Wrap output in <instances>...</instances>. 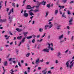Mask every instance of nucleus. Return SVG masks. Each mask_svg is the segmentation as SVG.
Segmentation results:
<instances>
[{
    "label": "nucleus",
    "instance_id": "1",
    "mask_svg": "<svg viewBox=\"0 0 74 74\" xmlns=\"http://www.w3.org/2000/svg\"><path fill=\"white\" fill-rule=\"evenodd\" d=\"M49 46L47 47V48H49L48 49L47 48L44 49L42 50V52H47V53H48L49 52V49H50L51 51H53L54 49L52 47H53V43H51V44L48 43L47 44Z\"/></svg>",
    "mask_w": 74,
    "mask_h": 74
},
{
    "label": "nucleus",
    "instance_id": "2",
    "mask_svg": "<svg viewBox=\"0 0 74 74\" xmlns=\"http://www.w3.org/2000/svg\"><path fill=\"white\" fill-rule=\"evenodd\" d=\"M49 25H46L45 26V29L47 30V27H49V29H51L52 26H53V24H52V22H49L48 23Z\"/></svg>",
    "mask_w": 74,
    "mask_h": 74
},
{
    "label": "nucleus",
    "instance_id": "3",
    "mask_svg": "<svg viewBox=\"0 0 74 74\" xmlns=\"http://www.w3.org/2000/svg\"><path fill=\"white\" fill-rule=\"evenodd\" d=\"M55 24L57 25V26L56 27L57 30H59L60 29V27L62 26V25H58V24L57 23H56Z\"/></svg>",
    "mask_w": 74,
    "mask_h": 74
},
{
    "label": "nucleus",
    "instance_id": "4",
    "mask_svg": "<svg viewBox=\"0 0 74 74\" xmlns=\"http://www.w3.org/2000/svg\"><path fill=\"white\" fill-rule=\"evenodd\" d=\"M34 7H35V6H34L32 7H31V6H30V5H27V8H26V9H27V10H29V9H32V8H34Z\"/></svg>",
    "mask_w": 74,
    "mask_h": 74
},
{
    "label": "nucleus",
    "instance_id": "5",
    "mask_svg": "<svg viewBox=\"0 0 74 74\" xmlns=\"http://www.w3.org/2000/svg\"><path fill=\"white\" fill-rule=\"evenodd\" d=\"M47 3V2L45 1H43L42 2H40V4H42V5H45V4Z\"/></svg>",
    "mask_w": 74,
    "mask_h": 74
},
{
    "label": "nucleus",
    "instance_id": "6",
    "mask_svg": "<svg viewBox=\"0 0 74 74\" xmlns=\"http://www.w3.org/2000/svg\"><path fill=\"white\" fill-rule=\"evenodd\" d=\"M73 62H74V60H72V61L70 62V64H71V65H69L70 69H71V67H73Z\"/></svg>",
    "mask_w": 74,
    "mask_h": 74
},
{
    "label": "nucleus",
    "instance_id": "7",
    "mask_svg": "<svg viewBox=\"0 0 74 74\" xmlns=\"http://www.w3.org/2000/svg\"><path fill=\"white\" fill-rule=\"evenodd\" d=\"M73 21V18H71V19L69 20V25H72V21Z\"/></svg>",
    "mask_w": 74,
    "mask_h": 74
},
{
    "label": "nucleus",
    "instance_id": "8",
    "mask_svg": "<svg viewBox=\"0 0 74 74\" xmlns=\"http://www.w3.org/2000/svg\"><path fill=\"white\" fill-rule=\"evenodd\" d=\"M4 66H8V62L7 61H5L3 62Z\"/></svg>",
    "mask_w": 74,
    "mask_h": 74
},
{
    "label": "nucleus",
    "instance_id": "9",
    "mask_svg": "<svg viewBox=\"0 0 74 74\" xmlns=\"http://www.w3.org/2000/svg\"><path fill=\"white\" fill-rule=\"evenodd\" d=\"M23 15L25 17H28L29 16V14H28L27 13H24Z\"/></svg>",
    "mask_w": 74,
    "mask_h": 74
},
{
    "label": "nucleus",
    "instance_id": "10",
    "mask_svg": "<svg viewBox=\"0 0 74 74\" xmlns=\"http://www.w3.org/2000/svg\"><path fill=\"white\" fill-rule=\"evenodd\" d=\"M36 64H38L39 63H40V59L39 58H38L37 59V60H36V62H35Z\"/></svg>",
    "mask_w": 74,
    "mask_h": 74
},
{
    "label": "nucleus",
    "instance_id": "11",
    "mask_svg": "<svg viewBox=\"0 0 74 74\" xmlns=\"http://www.w3.org/2000/svg\"><path fill=\"white\" fill-rule=\"evenodd\" d=\"M16 30L18 32H22L23 30L22 29L19 28H16Z\"/></svg>",
    "mask_w": 74,
    "mask_h": 74
},
{
    "label": "nucleus",
    "instance_id": "12",
    "mask_svg": "<svg viewBox=\"0 0 74 74\" xmlns=\"http://www.w3.org/2000/svg\"><path fill=\"white\" fill-rule=\"evenodd\" d=\"M58 12H59V10H55L54 12V13H55V15H57V14L58 13Z\"/></svg>",
    "mask_w": 74,
    "mask_h": 74
},
{
    "label": "nucleus",
    "instance_id": "13",
    "mask_svg": "<svg viewBox=\"0 0 74 74\" xmlns=\"http://www.w3.org/2000/svg\"><path fill=\"white\" fill-rule=\"evenodd\" d=\"M63 38V35H62L59 36L58 39L59 40H61V39Z\"/></svg>",
    "mask_w": 74,
    "mask_h": 74
},
{
    "label": "nucleus",
    "instance_id": "14",
    "mask_svg": "<svg viewBox=\"0 0 74 74\" xmlns=\"http://www.w3.org/2000/svg\"><path fill=\"white\" fill-rule=\"evenodd\" d=\"M25 39H26V37H24L23 39H22L21 41V42L23 43L25 41Z\"/></svg>",
    "mask_w": 74,
    "mask_h": 74
},
{
    "label": "nucleus",
    "instance_id": "15",
    "mask_svg": "<svg viewBox=\"0 0 74 74\" xmlns=\"http://www.w3.org/2000/svg\"><path fill=\"white\" fill-rule=\"evenodd\" d=\"M9 21L10 22V23H11L12 22V18L10 16H9Z\"/></svg>",
    "mask_w": 74,
    "mask_h": 74
},
{
    "label": "nucleus",
    "instance_id": "16",
    "mask_svg": "<svg viewBox=\"0 0 74 74\" xmlns=\"http://www.w3.org/2000/svg\"><path fill=\"white\" fill-rule=\"evenodd\" d=\"M69 62L67 61L66 64V66L68 68H69Z\"/></svg>",
    "mask_w": 74,
    "mask_h": 74
},
{
    "label": "nucleus",
    "instance_id": "17",
    "mask_svg": "<svg viewBox=\"0 0 74 74\" xmlns=\"http://www.w3.org/2000/svg\"><path fill=\"white\" fill-rule=\"evenodd\" d=\"M29 15H30V16H33V15H34V13L32 12H29Z\"/></svg>",
    "mask_w": 74,
    "mask_h": 74
},
{
    "label": "nucleus",
    "instance_id": "18",
    "mask_svg": "<svg viewBox=\"0 0 74 74\" xmlns=\"http://www.w3.org/2000/svg\"><path fill=\"white\" fill-rule=\"evenodd\" d=\"M23 34L24 35V36H26V34H28V32H23Z\"/></svg>",
    "mask_w": 74,
    "mask_h": 74
},
{
    "label": "nucleus",
    "instance_id": "19",
    "mask_svg": "<svg viewBox=\"0 0 74 74\" xmlns=\"http://www.w3.org/2000/svg\"><path fill=\"white\" fill-rule=\"evenodd\" d=\"M22 36H18L17 37V39H18V40H21L22 39Z\"/></svg>",
    "mask_w": 74,
    "mask_h": 74
},
{
    "label": "nucleus",
    "instance_id": "20",
    "mask_svg": "<svg viewBox=\"0 0 74 74\" xmlns=\"http://www.w3.org/2000/svg\"><path fill=\"white\" fill-rule=\"evenodd\" d=\"M46 71V70H45L42 71V72L43 73V74H47V72H45Z\"/></svg>",
    "mask_w": 74,
    "mask_h": 74
},
{
    "label": "nucleus",
    "instance_id": "21",
    "mask_svg": "<svg viewBox=\"0 0 74 74\" xmlns=\"http://www.w3.org/2000/svg\"><path fill=\"white\" fill-rule=\"evenodd\" d=\"M33 37H32V36H28L27 37V39H30L31 38H32Z\"/></svg>",
    "mask_w": 74,
    "mask_h": 74
},
{
    "label": "nucleus",
    "instance_id": "22",
    "mask_svg": "<svg viewBox=\"0 0 74 74\" xmlns=\"http://www.w3.org/2000/svg\"><path fill=\"white\" fill-rule=\"evenodd\" d=\"M30 53H28L27 54H26V57H27V58H28L29 57V56H30Z\"/></svg>",
    "mask_w": 74,
    "mask_h": 74
},
{
    "label": "nucleus",
    "instance_id": "23",
    "mask_svg": "<svg viewBox=\"0 0 74 74\" xmlns=\"http://www.w3.org/2000/svg\"><path fill=\"white\" fill-rule=\"evenodd\" d=\"M64 15H65V13L64 12L63 13L62 16V17H63L64 18H66V16H65Z\"/></svg>",
    "mask_w": 74,
    "mask_h": 74
},
{
    "label": "nucleus",
    "instance_id": "24",
    "mask_svg": "<svg viewBox=\"0 0 74 74\" xmlns=\"http://www.w3.org/2000/svg\"><path fill=\"white\" fill-rule=\"evenodd\" d=\"M34 11L35 12H38L39 11V9L35 10H34Z\"/></svg>",
    "mask_w": 74,
    "mask_h": 74
},
{
    "label": "nucleus",
    "instance_id": "25",
    "mask_svg": "<svg viewBox=\"0 0 74 74\" xmlns=\"http://www.w3.org/2000/svg\"><path fill=\"white\" fill-rule=\"evenodd\" d=\"M47 7L48 8H50V3L47 5Z\"/></svg>",
    "mask_w": 74,
    "mask_h": 74
},
{
    "label": "nucleus",
    "instance_id": "26",
    "mask_svg": "<svg viewBox=\"0 0 74 74\" xmlns=\"http://www.w3.org/2000/svg\"><path fill=\"white\" fill-rule=\"evenodd\" d=\"M60 55H61V53H60V52L58 53L57 56H58V57H59L60 56Z\"/></svg>",
    "mask_w": 74,
    "mask_h": 74
},
{
    "label": "nucleus",
    "instance_id": "27",
    "mask_svg": "<svg viewBox=\"0 0 74 74\" xmlns=\"http://www.w3.org/2000/svg\"><path fill=\"white\" fill-rule=\"evenodd\" d=\"M67 0H62V2L63 3H66V2L67 1Z\"/></svg>",
    "mask_w": 74,
    "mask_h": 74
},
{
    "label": "nucleus",
    "instance_id": "28",
    "mask_svg": "<svg viewBox=\"0 0 74 74\" xmlns=\"http://www.w3.org/2000/svg\"><path fill=\"white\" fill-rule=\"evenodd\" d=\"M60 44H62V42H64V40H60Z\"/></svg>",
    "mask_w": 74,
    "mask_h": 74
},
{
    "label": "nucleus",
    "instance_id": "29",
    "mask_svg": "<svg viewBox=\"0 0 74 74\" xmlns=\"http://www.w3.org/2000/svg\"><path fill=\"white\" fill-rule=\"evenodd\" d=\"M1 3H3V1H1V2H0V10L2 7V6L1 5Z\"/></svg>",
    "mask_w": 74,
    "mask_h": 74
},
{
    "label": "nucleus",
    "instance_id": "30",
    "mask_svg": "<svg viewBox=\"0 0 74 74\" xmlns=\"http://www.w3.org/2000/svg\"><path fill=\"white\" fill-rule=\"evenodd\" d=\"M43 30V29H42V28L39 29V32H42Z\"/></svg>",
    "mask_w": 74,
    "mask_h": 74
},
{
    "label": "nucleus",
    "instance_id": "31",
    "mask_svg": "<svg viewBox=\"0 0 74 74\" xmlns=\"http://www.w3.org/2000/svg\"><path fill=\"white\" fill-rule=\"evenodd\" d=\"M12 6L15 7V3H12Z\"/></svg>",
    "mask_w": 74,
    "mask_h": 74
},
{
    "label": "nucleus",
    "instance_id": "32",
    "mask_svg": "<svg viewBox=\"0 0 74 74\" xmlns=\"http://www.w3.org/2000/svg\"><path fill=\"white\" fill-rule=\"evenodd\" d=\"M59 7H60V8H64V6H62L60 5L59 6Z\"/></svg>",
    "mask_w": 74,
    "mask_h": 74
},
{
    "label": "nucleus",
    "instance_id": "33",
    "mask_svg": "<svg viewBox=\"0 0 74 74\" xmlns=\"http://www.w3.org/2000/svg\"><path fill=\"white\" fill-rule=\"evenodd\" d=\"M3 22H6V21H7V19L5 18V19H3Z\"/></svg>",
    "mask_w": 74,
    "mask_h": 74
},
{
    "label": "nucleus",
    "instance_id": "34",
    "mask_svg": "<svg viewBox=\"0 0 74 74\" xmlns=\"http://www.w3.org/2000/svg\"><path fill=\"white\" fill-rule=\"evenodd\" d=\"M36 40H35V39H33L32 40V43H34V42H35Z\"/></svg>",
    "mask_w": 74,
    "mask_h": 74
},
{
    "label": "nucleus",
    "instance_id": "35",
    "mask_svg": "<svg viewBox=\"0 0 74 74\" xmlns=\"http://www.w3.org/2000/svg\"><path fill=\"white\" fill-rule=\"evenodd\" d=\"M10 12H14V8H12V10H10Z\"/></svg>",
    "mask_w": 74,
    "mask_h": 74
},
{
    "label": "nucleus",
    "instance_id": "36",
    "mask_svg": "<svg viewBox=\"0 0 74 74\" xmlns=\"http://www.w3.org/2000/svg\"><path fill=\"white\" fill-rule=\"evenodd\" d=\"M67 11H68V12H67L68 14V15H70L71 14V13H70V11L69 10H68Z\"/></svg>",
    "mask_w": 74,
    "mask_h": 74
},
{
    "label": "nucleus",
    "instance_id": "37",
    "mask_svg": "<svg viewBox=\"0 0 74 74\" xmlns=\"http://www.w3.org/2000/svg\"><path fill=\"white\" fill-rule=\"evenodd\" d=\"M48 12H46V15L45 16V17H47V16H48Z\"/></svg>",
    "mask_w": 74,
    "mask_h": 74
},
{
    "label": "nucleus",
    "instance_id": "38",
    "mask_svg": "<svg viewBox=\"0 0 74 74\" xmlns=\"http://www.w3.org/2000/svg\"><path fill=\"white\" fill-rule=\"evenodd\" d=\"M51 70H50V71H48V72H47V73L48 74H52V73H51Z\"/></svg>",
    "mask_w": 74,
    "mask_h": 74
},
{
    "label": "nucleus",
    "instance_id": "39",
    "mask_svg": "<svg viewBox=\"0 0 74 74\" xmlns=\"http://www.w3.org/2000/svg\"><path fill=\"white\" fill-rule=\"evenodd\" d=\"M18 64L19 67H21V63H20V62H18Z\"/></svg>",
    "mask_w": 74,
    "mask_h": 74
},
{
    "label": "nucleus",
    "instance_id": "40",
    "mask_svg": "<svg viewBox=\"0 0 74 74\" xmlns=\"http://www.w3.org/2000/svg\"><path fill=\"white\" fill-rule=\"evenodd\" d=\"M52 20H53V17H52L51 19L49 20L48 21V22H51V21H52Z\"/></svg>",
    "mask_w": 74,
    "mask_h": 74
},
{
    "label": "nucleus",
    "instance_id": "41",
    "mask_svg": "<svg viewBox=\"0 0 74 74\" xmlns=\"http://www.w3.org/2000/svg\"><path fill=\"white\" fill-rule=\"evenodd\" d=\"M46 34L45 33H44V35L41 37V38H43V37H45V36Z\"/></svg>",
    "mask_w": 74,
    "mask_h": 74
},
{
    "label": "nucleus",
    "instance_id": "42",
    "mask_svg": "<svg viewBox=\"0 0 74 74\" xmlns=\"http://www.w3.org/2000/svg\"><path fill=\"white\" fill-rule=\"evenodd\" d=\"M11 72H12V73H14V71L13 69H12L10 70Z\"/></svg>",
    "mask_w": 74,
    "mask_h": 74
},
{
    "label": "nucleus",
    "instance_id": "43",
    "mask_svg": "<svg viewBox=\"0 0 74 74\" xmlns=\"http://www.w3.org/2000/svg\"><path fill=\"white\" fill-rule=\"evenodd\" d=\"M34 17V16H32L30 17V18L31 19V21L32 20V19Z\"/></svg>",
    "mask_w": 74,
    "mask_h": 74
},
{
    "label": "nucleus",
    "instance_id": "44",
    "mask_svg": "<svg viewBox=\"0 0 74 74\" xmlns=\"http://www.w3.org/2000/svg\"><path fill=\"white\" fill-rule=\"evenodd\" d=\"M40 3L38 5V6H36V8H38V7H39V6H40Z\"/></svg>",
    "mask_w": 74,
    "mask_h": 74
},
{
    "label": "nucleus",
    "instance_id": "45",
    "mask_svg": "<svg viewBox=\"0 0 74 74\" xmlns=\"http://www.w3.org/2000/svg\"><path fill=\"white\" fill-rule=\"evenodd\" d=\"M9 33H10V35H11V36L13 35V34H12V33H11V31L9 32Z\"/></svg>",
    "mask_w": 74,
    "mask_h": 74
},
{
    "label": "nucleus",
    "instance_id": "46",
    "mask_svg": "<svg viewBox=\"0 0 74 74\" xmlns=\"http://www.w3.org/2000/svg\"><path fill=\"white\" fill-rule=\"evenodd\" d=\"M33 9H31L30 10L28 11L29 12H32V11H33Z\"/></svg>",
    "mask_w": 74,
    "mask_h": 74
},
{
    "label": "nucleus",
    "instance_id": "47",
    "mask_svg": "<svg viewBox=\"0 0 74 74\" xmlns=\"http://www.w3.org/2000/svg\"><path fill=\"white\" fill-rule=\"evenodd\" d=\"M36 35H32V37H33V38H36Z\"/></svg>",
    "mask_w": 74,
    "mask_h": 74
},
{
    "label": "nucleus",
    "instance_id": "48",
    "mask_svg": "<svg viewBox=\"0 0 74 74\" xmlns=\"http://www.w3.org/2000/svg\"><path fill=\"white\" fill-rule=\"evenodd\" d=\"M7 1H5V7H6V6H7V5H6L7 4Z\"/></svg>",
    "mask_w": 74,
    "mask_h": 74
},
{
    "label": "nucleus",
    "instance_id": "49",
    "mask_svg": "<svg viewBox=\"0 0 74 74\" xmlns=\"http://www.w3.org/2000/svg\"><path fill=\"white\" fill-rule=\"evenodd\" d=\"M16 53H18V52H19V50H18L17 49H16Z\"/></svg>",
    "mask_w": 74,
    "mask_h": 74
},
{
    "label": "nucleus",
    "instance_id": "50",
    "mask_svg": "<svg viewBox=\"0 0 74 74\" xmlns=\"http://www.w3.org/2000/svg\"><path fill=\"white\" fill-rule=\"evenodd\" d=\"M73 39H74V36H72V37L71 38L72 41H73Z\"/></svg>",
    "mask_w": 74,
    "mask_h": 74
},
{
    "label": "nucleus",
    "instance_id": "51",
    "mask_svg": "<svg viewBox=\"0 0 74 74\" xmlns=\"http://www.w3.org/2000/svg\"><path fill=\"white\" fill-rule=\"evenodd\" d=\"M41 67H38V70H41Z\"/></svg>",
    "mask_w": 74,
    "mask_h": 74
},
{
    "label": "nucleus",
    "instance_id": "52",
    "mask_svg": "<svg viewBox=\"0 0 74 74\" xmlns=\"http://www.w3.org/2000/svg\"><path fill=\"white\" fill-rule=\"evenodd\" d=\"M27 49L30 50V47H29V45L27 46Z\"/></svg>",
    "mask_w": 74,
    "mask_h": 74
},
{
    "label": "nucleus",
    "instance_id": "53",
    "mask_svg": "<svg viewBox=\"0 0 74 74\" xmlns=\"http://www.w3.org/2000/svg\"><path fill=\"white\" fill-rule=\"evenodd\" d=\"M41 62V63H42V62H43V59H42L41 60H40L39 62Z\"/></svg>",
    "mask_w": 74,
    "mask_h": 74
},
{
    "label": "nucleus",
    "instance_id": "54",
    "mask_svg": "<svg viewBox=\"0 0 74 74\" xmlns=\"http://www.w3.org/2000/svg\"><path fill=\"white\" fill-rule=\"evenodd\" d=\"M26 0H24V1H23V4H24V3H25V2H26Z\"/></svg>",
    "mask_w": 74,
    "mask_h": 74
},
{
    "label": "nucleus",
    "instance_id": "55",
    "mask_svg": "<svg viewBox=\"0 0 74 74\" xmlns=\"http://www.w3.org/2000/svg\"><path fill=\"white\" fill-rule=\"evenodd\" d=\"M12 62L14 63V64H15V63H16V61H13Z\"/></svg>",
    "mask_w": 74,
    "mask_h": 74
},
{
    "label": "nucleus",
    "instance_id": "56",
    "mask_svg": "<svg viewBox=\"0 0 74 74\" xmlns=\"http://www.w3.org/2000/svg\"><path fill=\"white\" fill-rule=\"evenodd\" d=\"M0 22H3V19L0 20Z\"/></svg>",
    "mask_w": 74,
    "mask_h": 74
},
{
    "label": "nucleus",
    "instance_id": "57",
    "mask_svg": "<svg viewBox=\"0 0 74 74\" xmlns=\"http://www.w3.org/2000/svg\"><path fill=\"white\" fill-rule=\"evenodd\" d=\"M10 55H8L7 57H6V58H9V57H10Z\"/></svg>",
    "mask_w": 74,
    "mask_h": 74
},
{
    "label": "nucleus",
    "instance_id": "58",
    "mask_svg": "<svg viewBox=\"0 0 74 74\" xmlns=\"http://www.w3.org/2000/svg\"><path fill=\"white\" fill-rule=\"evenodd\" d=\"M69 51V49H67V50H66L65 52V53H67V52H68V51Z\"/></svg>",
    "mask_w": 74,
    "mask_h": 74
},
{
    "label": "nucleus",
    "instance_id": "59",
    "mask_svg": "<svg viewBox=\"0 0 74 74\" xmlns=\"http://www.w3.org/2000/svg\"><path fill=\"white\" fill-rule=\"evenodd\" d=\"M8 11H9V8H7V12H8Z\"/></svg>",
    "mask_w": 74,
    "mask_h": 74
},
{
    "label": "nucleus",
    "instance_id": "60",
    "mask_svg": "<svg viewBox=\"0 0 74 74\" xmlns=\"http://www.w3.org/2000/svg\"><path fill=\"white\" fill-rule=\"evenodd\" d=\"M72 3H74V1H72L70 2V4H71Z\"/></svg>",
    "mask_w": 74,
    "mask_h": 74
},
{
    "label": "nucleus",
    "instance_id": "61",
    "mask_svg": "<svg viewBox=\"0 0 74 74\" xmlns=\"http://www.w3.org/2000/svg\"><path fill=\"white\" fill-rule=\"evenodd\" d=\"M59 12H60V14H61H61H62V12L61 11L59 10Z\"/></svg>",
    "mask_w": 74,
    "mask_h": 74
},
{
    "label": "nucleus",
    "instance_id": "62",
    "mask_svg": "<svg viewBox=\"0 0 74 74\" xmlns=\"http://www.w3.org/2000/svg\"><path fill=\"white\" fill-rule=\"evenodd\" d=\"M16 6V7H17V8H18V7H19V5H18V4H17Z\"/></svg>",
    "mask_w": 74,
    "mask_h": 74
},
{
    "label": "nucleus",
    "instance_id": "63",
    "mask_svg": "<svg viewBox=\"0 0 74 74\" xmlns=\"http://www.w3.org/2000/svg\"><path fill=\"white\" fill-rule=\"evenodd\" d=\"M67 28L68 29H70V27L69 26H67Z\"/></svg>",
    "mask_w": 74,
    "mask_h": 74
},
{
    "label": "nucleus",
    "instance_id": "64",
    "mask_svg": "<svg viewBox=\"0 0 74 74\" xmlns=\"http://www.w3.org/2000/svg\"><path fill=\"white\" fill-rule=\"evenodd\" d=\"M42 40H43L42 39L39 40V42H41L42 41Z\"/></svg>",
    "mask_w": 74,
    "mask_h": 74
}]
</instances>
